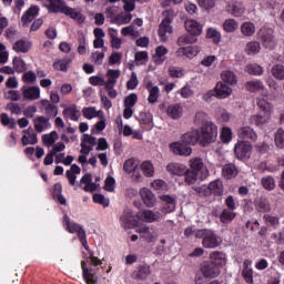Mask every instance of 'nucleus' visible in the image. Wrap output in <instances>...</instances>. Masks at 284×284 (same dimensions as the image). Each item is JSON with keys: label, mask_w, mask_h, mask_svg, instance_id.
<instances>
[{"label": "nucleus", "mask_w": 284, "mask_h": 284, "mask_svg": "<svg viewBox=\"0 0 284 284\" xmlns=\"http://www.w3.org/2000/svg\"><path fill=\"white\" fill-rule=\"evenodd\" d=\"M201 141V133L199 130H191L181 136V142H173L170 144V150L173 154H178L179 156H191L192 149L187 145H196Z\"/></svg>", "instance_id": "1"}, {"label": "nucleus", "mask_w": 284, "mask_h": 284, "mask_svg": "<svg viewBox=\"0 0 284 284\" xmlns=\"http://www.w3.org/2000/svg\"><path fill=\"white\" fill-rule=\"evenodd\" d=\"M195 239H202V245L206 250H216L223 243L221 236L210 229L197 230Z\"/></svg>", "instance_id": "2"}, {"label": "nucleus", "mask_w": 284, "mask_h": 284, "mask_svg": "<svg viewBox=\"0 0 284 284\" xmlns=\"http://www.w3.org/2000/svg\"><path fill=\"white\" fill-rule=\"evenodd\" d=\"M219 136V129L212 122H206L201 126L200 145H210L214 143Z\"/></svg>", "instance_id": "3"}, {"label": "nucleus", "mask_w": 284, "mask_h": 284, "mask_svg": "<svg viewBox=\"0 0 284 284\" xmlns=\"http://www.w3.org/2000/svg\"><path fill=\"white\" fill-rule=\"evenodd\" d=\"M190 171L197 174L200 181H205L210 176V170L201 158H193L189 161Z\"/></svg>", "instance_id": "4"}, {"label": "nucleus", "mask_w": 284, "mask_h": 284, "mask_svg": "<svg viewBox=\"0 0 284 284\" xmlns=\"http://www.w3.org/2000/svg\"><path fill=\"white\" fill-rule=\"evenodd\" d=\"M258 37L263 48L266 50H274L276 48V38L274 37V30L270 28H262L258 31Z\"/></svg>", "instance_id": "5"}, {"label": "nucleus", "mask_w": 284, "mask_h": 284, "mask_svg": "<svg viewBox=\"0 0 284 284\" xmlns=\"http://www.w3.org/2000/svg\"><path fill=\"white\" fill-rule=\"evenodd\" d=\"M234 152L239 161H248L252 156V144L247 141H239L234 146Z\"/></svg>", "instance_id": "6"}, {"label": "nucleus", "mask_w": 284, "mask_h": 284, "mask_svg": "<svg viewBox=\"0 0 284 284\" xmlns=\"http://www.w3.org/2000/svg\"><path fill=\"white\" fill-rule=\"evenodd\" d=\"M201 274L204 278H216L221 275V268L216 266V264L212 263L211 261H205L200 266Z\"/></svg>", "instance_id": "7"}, {"label": "nucleus", "mask_w": 284, "mask_h": 284, "mask_svg": "<svg viewBox=\"0 0 284 284\" xmlns=\"http://www.w3.org/2000/svg\"><path fill=\"white\" fill-rule=\"evenodd\" d=\"M136 219L144 223H159L163 220V214L160 211L143 210L136 213Z\"/></svg>", "instance_id": "8"}, {"label": "nucleus", "mask_w": 284, "mask_h": 284, "mask_svg": "<svg viewBox=\"0 0 284 284\" xmlns=\"http://www.w3.org/2000/svg\"><path fill=\"white\" fill-rule=\"evenodd\" d=\"M165 19L162 20L159 27V36L165 39L166 34H172V19L174 17V11L169 10L164 12Z\"/></svg>", "instance_id": "9"}, {"label": "nucleus", "mask_w": 284, "mask_h": 284, "mask_svg": "<svg viewBox=\"0 0 284 284\" xmlns=\"http://www.w3.org/2000/svg\"><path fill=\"white\" fill-rule=\"evenodd\" d=\"M138 234H141V239H144L146 243H154L156 239H159V233H156V230L154 227H150L145 224L139 226L136 229Z\"/></svg>", "instance_id": "10"}, {"label": "nucleus", "mask_w": 284, "mask_h": 284, "mask_svg": "<svg viewBox=\"0 0 284 284\" xmlns=\"http://www.w3.org/2000/svg\"><path fill=\"white\" fill-rule=\"evenodd\" d=\"M121 223L125 230H132L136 227V225H139V221H136V215L130 209H126L122 214Z\"/></svg>", "instance_id": "11"}, {"label": "nucleus", "mask_w": 284, "mask_h": 284, "mask_svg": "<svg viewBox=\"0 0 284 284\" xmlns=\"http://www.w3.org/2000/svg\"><path fill=\"white\" fill-rule=\"evenodd\" d=\"M67 230L70 234H78L84 250H90V246H88V237H85V230H83L81 225L71 222L70 225L67 226Z\"/></svg>", "instance_id": "12"}, {"label": "nucleus", "mask_w": 284, "mask_h": 284, "mask_svg": "<svg viewBox=\"0 0 284 284\" xmlns=\"http://www.w3.org/2000/svg\"><path fill=\"white\" fill-rule=\"evenodd\" d=\"M254 207L256 212H260L261 214L272 212V204H270V200L263 195H260L254 200Z\"/></svg>", "instance_id": "13"}, {"label": "nucleus", "mask_w": 284, "mask_h": 284, "mask_svg": "<svg viewBox=\"0 0 284 284\" xmlns=\"http://www.w3.org/2000/svg\"><path fill=\"white\" fill-rule=\"evenodd\" d=\"M160 200L163 202L161 207L162 214H170L176 210V201L170 195H161Z\"/></svg>", "instance_id": "14"}, {"label": "nucleus", "mask_w": 284, "mask_h": 284, "mask_svg": "<svg viewBox=\"0 0 284 284\" xmlns=\"http://www.w3.org/2000/svg\"><path fill=\"white\" fill-rule=\"evenodd\" d=\"M140 196L146 207H154V205H156V195H154L150 189H141Z\"/></svg>", "instance_id": "15"}, {"label": "nucleus", "mask_w": 284, "mask_h": 284, "mask_svg": "<svg viewBox=\"0 0 284 284\" xmlns=\"http://www.w3.org/2000/svg\"><path fill=\"white\" fill-rule=\"evenodd\" d=\"M184 27L189 34H196L197 37H201V34H203V26H201V23H199L196 20H186L184 22Z\"/></svg>", "instance_id": "16"}, {"label": "nucleus", "mask_w": 284, "mask_h": 284, "mask_svg": "<svg viewBox=\"0 0 284 284\" xmlns=\"http://www.w3.org/2000/svg\"><path fill=\"white\" fill-rule=\"evenodd\" d=\"M210 262L213 263V265H216L219 270H221V267H225L227 258L223 252L214 251L210 254Z\"/></svg>", "instance_id": "17"}, {"label": "nucleus", "mask_w": 284, "mask_h": 284, "mask_svg": "<svg viewBox=\"0 0 284 284\" xmlns=\"http://www.w3.org/2000/svg\"><path fill=\"white\" fill-rule=\"evenodd\" d=\"M22 94L24 99H29L30 101H37V99H40L41 97V90L39 89V87H23Z\"/></svg>", "instance_id": "18"}, {"label": "nucleus", "mask_w": 284, "mask_h": 284, "mask_svg": "<svg viewBox=\"0 0 284 284\" xmlns=\"http://www.w3.org/2000/svg\"><path fill=\"white\" fill-rule=\"evenodd\" d=\"M49 4H44V8L49 10V12H64L65 8V2L63 0H47Z\"/></svg>", "instance_id": "19"}, {"label": "nucleus", "mask_w": 284, "mask_h": 284, "mask_svg": "<svg viewBox=\"0 0 284 284\" xmlns=\"http://www.w3.org/2000/svg\"><path fill=\"white\" fill-rule=\"evenodd\" d=\"M215 94L217 99H227L232 94V88L227 87L225 82H217Z\"/></svg>", "instance_id": "20"}, {"label": "nucleus", "mask_w": 284, "mask_h": 284, "mask_svg": "<svg viewBox=\"0 0 284 284\" xmlns=\"http://www.w3.org/2000/svg\"><path fill=\"white\" fill-rule=\"evenodd\" d=\"M237 136L240 139H248L250 141H256L257 135L254 129L250 126H242L237 130Z\"/></svg>", "instance_id": "21"}, {"label": "nucleus", "mask_w": 284, "mask_h": 284, "mask_svg": "<svg viewBox=\"0 0 284 284\" xmlns=\"http://www.w3.org/2000/svg\"><path fill=\"white\" fill-rule=\"evenodd\" d=\"M250 265H252V261L245 260L243 262V271H242V276L246 281V283L252 284L254 283V271L250 268Z\"/></svg>", "instance_id": "22"}, {"label": "nucleus", "mask_w": 284, "mask_h": 284, "mask_svg": "<svg viewBox=\"0 0 284 284\" xmlns=\"http://www.w3.org/2000/svg\"><path fill=\"white\" fill-rule=\"evenodd\" d=\"M166 114L170 119H181L183 116V106L181 104H171L166 108Z\"/></svg>", "instance_id": "23"}, {"label": "nucleus", "mask_w": 284, "mask_h": 284, "mask_svg": "<svg viewBox=\"0 0 284 284\" xmlns=\"http://www.w3.org/2000/svg\"><path fill=\"white\" fill-rule=\"evenodd\" d=\"M37 14H39V7H37V6L30 7L21 18L23 26H28V23H32V21H34V17H37Z\"/></svg>", "instance_id": "24"}, {"label": "nucleus", "mask_w": 284, "mask_h": 284, "mask_svg": "<svg viewBox=\"0 0 284 284\" xmlns=\"http://www.w3.org/2000/svg\"><path fill=\"white\" fill-rule=\"evenodd\" d=\"M166 170L168 172H170V174H173L174 176H183L187 168H185V165L181 163H170L168 164Z\"/></svg>", "instance_id": "25"}, {"label": "nucleus", "mask_w": 284, "mask_h": 284, "mask_svg": "<svg viewBox=\"0 0 284 284\" xmlns=\"http://www.w3.org/2000/svg\"><path fill=\"white\" fill-rule=\"evenodd\" d=\"M222 175L224 179H235L239 176V169L234 163L225 164L222 169Z\"/></svg>", "instance_id": "26"}, {"label": "nucleus", "mask_w": 284, "mask_h": 284, "mask_svg": "<svg viewBox=\"0 0 284 284\" xmlns=\"http://www.w3.org/2000/svg\"><path fill=\"white\" fill-rule=\"evenodd\" d=\"M201 52V47L193 45V47H182L178 50L179 54H184L187 59H192V57H196Z\"/></svg>", "instance_id": "27"}, {"label": "nucleus", "mask_w": 284, "mask_h": 284, "mask_svg": "<svg viewBox=\"0 0 284 284\" xmlns=\"http://www.w3.org/2000/svg\"><path fill=\"white\" fill-rule=\"evenodd\" d=\"M244 88L247 92H261L265 90V84H263V81L261 80L247 81L244 84Z\"/></svg>", "instance_id": "28"}, {"label": "nucleus", "mask_w": 284, "mask_h": 284, "mask_svg": "<svg viewBox=\"0 0 284 284\" xmlns=\"http://www.w3.org/2000/svg\"><path fill=\"white\" fill-rule=\"evenodd\" d=\"M196 37L199 36L192 34V33L183 34L178 39V45H180V48H183V45H190L192 43H196L199 41Z\"/></svg>", "instance_id": "29"}, {"label": "nucleus", "mask_w": 284, "mask_h": 284, "mask_svg": "<svg viewBox=\"0 0 284 284\" xmlns=\"http://www.w3.org/2000/svg\"><path fill=\"white\" fill-rule=\"evenodd\" d=\"M209 190L214 196H223V182L221 180H214L209 184Z\"/></svg>", "instance_id": "30"}, {"label": "nucleus", "mask_w": 284, "mask_h": 284, "mask_svg": "<svg viewBox=\"0 0 284 284\" xmlns=\"http://www.w3.org/2000/svg\"><path fill=\"white\" fill-rule=\"evenodd\" d=\"M152 272L150 271V266L142 265L139 266L138 270L133 273V278L138 281H145Z\"/></svg>", "instance_id": "31"}, {"label": "nucleus", "mask_w": 284, "mask_h": 284, "mask_svg": "<svg viewBox=\"0 0 284 284\" xmlns=\"http://www.w3.org/2000/svg\"><path fill=\"white\" fill-rule=\"evenodd\" d=\"M270 121H272V115H267L264 113V115L261 114H255L251 116V123H253L254 125H267V123H270Z\"/></svg>", "instance_id": "32"}, {"label": "nucleus", "mask_w": 284, "mask_h": 284, "mask_svg": "<svg viewBox=\"0 0 284 284\" xmlns=\"http://www.w3.org/2000/svg\"><path fill=\"white\" fill-rule=\"evenodd\" d=\"M40 103L42 108H44L45 114H49V116H53V119L57 118V115L59 114V109L57 108V105L50 103L48 100H41Z\"/></svg>", "instance_id": "33"}, {"label": "nucleus", "mask_w": 284, "mask_h": 284, "mask_svg": "<svg viewBox=\"0 0 284 284\" xmlns=\"http://www.w3.org/2000/svg\"><path fill=\"white\" fill-rule=\"evenodd\" d=\"M146 90L149 92V103H156V100L159 99V87L152 84V82H149L146 84Z\"/></svg>", "instance_id": "34"}, {"label": "nucleus", "mask_w": 284, "mask_h": 284, "mask_svg": "<svg viewBox=\"0 0 284 284\" xmlns=\"http://www.w3.org/2000/svg\"><path fill=\"white\" fill-rule=\"evenodd\" d=\"M257 108L261 110V112H263V114L272 116V110H274V106L272 105V103L267 102V100H257Z\"/></svg>", "instance_id": "35"}, {"label": "nucleus", "mask_w": 284, "mask_h": 284, "mask_svg": "<svg viewBox=\"0 0 284 284\" xmlns=\"http://www.w3.org/2000/svg\"><path fill=\"white\" fill-rule=\"evenodd\" d=\"M234 219H236V213H234V211L230 209H224L220 214L221 223H232Z\"/></svg>", "instance_id": "36"}, {"label": "nucleus", "mask_w": 284, "mask_h": 284, "mask_svg": "<svg viewBox=\"0 0 284 284\" xmlns=\"http://www.w3.org/2000/svg\"><path fill=\"white\" fill-rule=\"evenodd\" d=\"M33 122H36L34 130L41 133L43 132L44 128H48V123H50V118L41 115L34 119Z\"/></svg>", "instance_id": "37"}, {"label": "nucleus", "mask_w": 284, "mask_h": 284, "mask_svg": "<svg viewBox=\"0 0 284 284\" xmlns=\"http://www.w3.org/2000/svg\"><path fill=\"white\" fill-rule=\"evenodd\" d=\"M221 78L222 81L224 83H229V85H236V83H239L236 74H234L232 71H223Z\"/></svg>", "instance_id": "38"}, {"label": "nucleus", "mask_w": 284, "mask_h": 284, "mask_svg": "<svg viewBox=\"0 0 284 284\" xmlns=\"http://www.w3.org/2000/svg\"><path fill=\"white\" fill-rule=\"evenodd\" d=\"M30 48H31L30 42L26 40H19L13 44V50L16 52H22V54L30 52Z\"/></svg>", "instance_id": "39"}, {"label": "nucleus", "mask_w": 284, "mask_h": 284, "mask_svg": "<svg viewBox=\"0 0 284 284\" xmlns=\"http://www.w3.org/2000/svg\"><path fill=\"white\" fill-rule=\"evenodd\" d=\"M244 51L248 55L258 54L261 52V43L258 41H251L245 45Z\"/></svg>", "instance_id": "40"}, {"label": "nucleus", "mask_w": 284, "mask_h": 284, "mask_svg": "<svg viewBox=\"0 0 284 284\" xmlns=\"http://www.w3.org/2000/svg\"><path fill=\"white\" fill-rule=\"evenodd\" d=\"M62 14H65L67 17H70L71 19H75V20L80 21V23H83V21H85L83 16H81V12H77L74 9H72L70 7H65L64 11H62Z\"/></svg>", "instance_id": "41"}, {"label": "nucleus", "mask_w": 284, "mask_h": 284, "mask_svg": "<svg viewBox=\"0 0 284 284\" xmlns=\"http://www.w3.org/2000/svg\"><path fill=\"white\" fill-rule=\"evenodd\" d=\"M241 32L244 37H253L254 32H256V27L252 22H244L241 26Z\"/></svg>", "instance_id": "42"}, {"label": "nucleus", "mask_w": 284, "mask_h": 284, "mask_svg": "<svg viewBox=\"0 0 284 284\" xmlns=\"http://www.w3.org/2000/svg\"><path fill=\"white\" fill-rule=\"evenodd\" d=\"M183 176H184V183H186V185H194L196 183V180L199 179V174L194 173L190 169H186Z\"/></svg>", "instance_id": "43"}, {"label": "nucleus", "mask_w": 284, "mask_h": 284, "mask_svg": "<svg viewBox=\"0 0 284 284\" xmlns=\"http://www.w3.org/2000/svg\"><path fill=\"white\" fill-rule=\"evenodd\" d=\"M229 12H231V14H233V17H243V14L245 13V8H243V4H241L239 2H234L229 8Z\"/></svg>", "instance_id": "44"}, {"label": "nucleus", "mask_w": 284, "mask_h": 284, "mask_svg": "<svg viewBox=\"0 0 284 284\" xmlns=\"http://www.w3.org/2000/svg\"><path fill=\"white\" fill-rule=\"evenodd\" d=\"M57 139H59V133H57V131H52L49 134L42 135V143H44V145H54V143H57Z\"/></svg>", "instance_id": "45"}, {"label": "nucleus", "mask_w": 284, "mask_h": 284, "mask_svg": "<svg viewBox=\"0 0 284 284\" xmlns=\"http://www.w3.org/2000/svg\"><path fill=\"white\" fill-rule=\"evenodd\" d=\"M119 77H121V70H119V69H116V70L109 69L108 70L109 88H110V85H114L116 83V79H119Z\"/></svg>", "instance_id": "46"}, {"label": "nucleus", "mask_w": 284, "mask_h": 284, "mask_svg": "<svg viewBox=\"0 0 284 284\" xmlns=\"http://www.w3.org/2000/svg\"><path fill=\"white\" fill-rule=\"evenodd\" d=\"M274 141L278 150H284V130L278 129L274 134Z\"/></svg>", "instance_id": "47"}, {"label": "nucleus", "mask_w": 284, "mask_h": 284, "mask_svg": "<svg viewBox=\"0 0 284 284\" xmlns=\"http://www.w3.org/2000/svg\"><path fill=\"white\" fill-rule=\"evenodd\" d=\"M223 29L225 32H235V30H239V22L234 19H227L223 23Z\"/></svg>", "instance_id": "48"}, {"label": "nucleus", "mask_w": 284, "mask_h": 284, "mask_svg": "<svg viewBox=\"0 0 284 284\" xmlns=\"http://www.w3.org/2000/svg\"><path fill=\"white\" fill-rule=\"evenodd\" d=\"M82 274L85 283L88 284L97 283V281H94V275L90 273V270L85 266V262H82Z\"/></svg>", "instance_id": "49"}, {"label": "nucleus", "mask_w": 284, "mask_h": 284, "mask_svg": "<svg viewBox=\"0 0 284 284\" xmlns=\"http://www.w3.org/2000/svg\"><path fill=\"white\" fill-rule=\"evenodd\" d=\"M138 120L142 125H150L153 121L152 113L142 111L140 112Z\"/></svg>", "instance_id": "50"}, {"label": "nucleus", "mask_w": 284, "mask_h": 284, "mask_svg": "<svg viewBox=\"0 0 284 284\" xmlns=\"http://www.w3.org/2000/svg\"><path fill=\"white\" fill-rule=\"evenodd\" d=\"M112 32L110 33V38H111V48H113L114 50H119L121 49V44L123 43V41L116 36V31L111 29Z\"/></svg>", "instance_id": "51"}, {"label": "nucleus", "mask_w": 284, "mask_h": 284, "mask_svg": "<svg viewBox=\"0 0 284 284\" xmlns=\"http://www.w3.org/2000/svg\"><path fill=\"white\" fill-rule=\"evenodd\" d=\"M261 183H262L264 190L272 191V190H274V187H276V182L274 181V178H272L270 175L263 178Z\"/></svg>", "instance_id": "52"}, {"label": "nucleus", "mask_w": 284, "mask_h": 284, "mask_svg": "<svg viewBox=\"0 0 284 284\" xmlns=\"http://www.w3.org/2000/svg\"><path fill=\"white\" fill-rule=\"evenodd\" d=\"M272 74L275 77V79H278L280 81L284 80V65L283 64H275L272 68Z\"/></svg>", "instance_id": "53"}, {"label": "nucleus", "mask_w": 284, "mask_h": 284, "mask_svg": "<svg viewBox=\"0 0 284 284\" xmlns=\"http://www.w3.org/2000/svg\"><path fill=\"white\" fill-rule=\"evenodd\" d=\"M165 54H168V48L160 45L155 49V57H154V61L155 63H163V59H161L162 57H165Z\"/></svg>", "instance_id": "54"}, {"label": "nucleus", "mask_w": 284, "mask_h": 284, "mask_svg": "<svg viewBox=\"0 0 284 284\" xmlns=\"http://www.w3.org/2000/svg\"><path fill=\"white\" fill-rule=\"evenodd\" d=\"M22 145H37L39 143V139L37 138V133H31L30 136H27L26 134L22 135Z\"/></svg>", "instance_id": "55"}, {"label": "nucleus", "mask_w": 284, "mask_h": 284, "mask_svg": "<svg viewBox=\"0 0 284 284\" xmlns=\"http://www.w3.org/2000/svg\"><path fill=\"white\" fill-rule=\"evenodd\" d=\"M13 68H14L16 72H18L20 74L26 72V70H28V68L26 67V61L18 59V58L13 59Z\"/></svg>", "instance_id": "56"}, {"label": "nucleus", "mask_w": 284, "mask_h": 284, "mask_svg": "<svg viewBox=\"0 0 284 284\" xmlns=\"http://www.w3.org/2000/svg\"><path fill=\"white\" fill-rule=\"evenodd\" d=\"M136 168H139V163L134 159H129L124 162L123 170L125 172H136Z\"/></svg>", "instance_id": "57"}, {"label": "nucleus", "mask_w": 284, "mask_h": 284, "mask_svg": "<svg viewBox=\"0 0 284 284\" xmlns=\"http://www.w3.org/2000/svg\"><path fill=\"white\" fill-rule=\"evenodd\" d=\"M141 170L143 172L144 175L146 176H153L154 175V166L152 165V162H143L141 164Z\"/></svg>", "instance_id": "58"}, {"label": "nucleus", "mask_w": 284, "mask_h": 284, "mask_svg": "<svg viewBox=\"0 0 284 284\" xmlns=\"http://www.w3.org/2000/svg\"><path fill=\"white\" fill-rule=\"evenodd\" d=\"M1 123L2 125H9L11 130L17 128V121H14V119H10L7 113L1 114Z\"/></svg>", "instance_id": "59"}, {"label": "nucleus", "mask_w": 284, "mask_h": 284, "mask_svg": "<svg viewBox=\"0 0 284 284\" xmlns=\"http://www.w3.org/2000/svg\"><path fill=\"white\" fill-rule=\"evenodd\" d=\"M136 101H139L136 93H131L124 99V108H134L136 105Z\"/></svg>", "instance_id": "60"}, {"label": "nucleus", "mask_w": 284, "mask_h": 284, "mask_svg": "<svg viewBox=\"0 0 284 284\" xmlns=\"http://www.w3.org/2000/svg\"><path fill=\"white\" fill-rule=\"evenodd\" d=\"M70 59L60 60L53 63L54 70H60V72H68V63H70Z\"/></svg>", "instance_id": "61"}, {"label": "nucleus", "mask_w": 284, "mask_h": 284, "mask_svg": "<svg viewBox=\"0 0 284 284\" xmlns=\"http://www.w3.org/2000/svg\"><path fill=\"white\" fill-rule=\"evenodd\" d=\"M192 190L197 194V196H210V186H193Z\"/></svg>", "instance_id": "62"}, {"label": "nucleus", "mask_w": 284, "mask_h": 284, "mask_svg": "<svg viewBox=\"0 0 284 284\" xmlns=\"http://www.w3.org/2000/svg\"><path fill=\"white\" fill-rule=\"evenodd\" d=\"M248 74L261 75L263 74V67L258 64H251L247 67Z\"/></svg>", "instance_id": "63"}, {"label": "nucleus", "mask_w": 284, "mask_h": 284, "mask_svg": "<svg viewBox=\"0 0 284 284\" xmlns=\"http://www.w3.org/2000/svg\"><path fill=\"white\" fill-rule=\"evenodd\" d=\"M207 37L209 39H213L214 43L221 42V33L216 31V29H209L207 30Z\"/></svg>", "instance_id": "64"}]
</instances>
